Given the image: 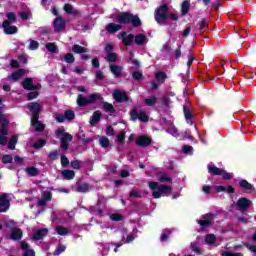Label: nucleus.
I'll use <instances>...</instances> for the list:
<instances>
[{
    "mask_svg": "<svg viewBox=\"0 0 256 256\" xmlns=\"http://www.w3.org/2000/svg\"><path fill=\"white\" fill-rule=\"evenodd\" d=\"M148 187L154 199H161L164 195H171L173 188L167 185H159L157 182H148Z\"/></svg>",
    "mask_w": 256,
    "mask_h": 256,
    "instance_id": "1",
    "label": "nucleus"
},
{
    "mask_svg": "<svg viewBox=\"0 0 256 256\" xmlns=\"http://www.w3.org/2000/svg\"><path fill=\"white\" fill-rule=\"evenodd\" d=\"M118 23L125 24V23H132L134 27H139L141 25V20L137 16H133L129 12H124L117 16Z\"/></svg>",
    "mask_w": 256,
    "mask_h": 256,
    "instance_id": "2",
    "label": "nucleus"
},
{
    "mask_svg": "<svg viewBox=\"0 0 256 256\" xmlns=\"http://www.w3.org/2000/svg\"><path fill=\"white\" fill-rule=\"evenodd\" d=\"M56 137L61 140V148L64 150L69 149V143L73 141V136L65 132V128L61 127L56 130Z\"/></svg>",
    "mask_w": 256,
    "mask_h": 256,
    "instance_id": "3",
    "label": "nucleus"
},
{
    "mask_svg": "<svg viewBox=\"0 0 256 256\" xmlns=\"http://www.w3.org/2000/svg\"><path fill=\"white\" fill-rule=\"evenodd\" d=\"M99 101H103V97L99 93H94L89 96V98L84 97L83 95H79L77 98V104L79 107H84L89 103H97Z\"/></svg>",
    "mask_w": 256,
    "mask_h": 256,
    "instance_id": "4",
    "label": "nucleus"
},
{
    "mask_svg": "<svg viewBox=\"0 0 256 256\" xmlns=\"http://www.w3.org/2000/svg\"><path fill=\"white\" fill-rule=\"evenodd\" d=\"M7 125H9V121H7V118L5 115L0 113V145H7Z\"/></svg>",
    "mask_w": 256,
    "mask_h": 256,
    "instance_id": "5",
    "label": "nucleus"
},
{
    "mask_svg": "<svg viewBox=\"0 0 256 256\" xmlns=\"http://www.w3.org/2000/svg\"><path fill=\"white\" fill-rule=\"evenodd\" d=\"M208 172L211 173V175H222L223 179H233V173H228L224 169L218 168L213 163L208 165Z\"/></svg>",
    "mask_w": 256,
    "mask_h": 256,
    "instance_id": "6",
    "label": "nucleus"
},
{
    "mask_svg": "<svg viewBox=\"0 0 256 256\" xmlns=\"http://www.w3.org/2000/svg\"><path fill=\"white\" fill-rule=\"evenodd\" d=\"M167 10V5H162L158 8L155 15L157 23H165V21H167Z\"/></svg>",
    "mask_w": 256,
    "mask_h": 256,
    "instance_id": "7",
    "label": "nucleus"
},
{
    "mask_svg": "<svg viewBox=\"0 0 256 256\" xmlns=\"http://www.w3.org/2000/svg\"><path fill=\"white\" fill-rule=\"evenodd\" d=\"M132 121H142L143 123H147L149 121V116L143 111H137V109H133L130 113Z\"/></svg>",
    "mask_w": 256,
    "mask_h": 256,
    "instance_id": "8",
    "label": "nucleus"
},
{
    "mask_svg": "<svg viewBox=\"0 0 256 256\" xmlns=\"http://www.w3.org/2000/svg\"><path fill=\"white\" fill-rule=\"evenodd\" d=\"M9 211V198L7 194L0 195V213H5Z\"/></svg>",
    "mask_w": 256,
    "mask_h": 256,
    "instance_id": "9",
    "label": "nucleus"
},
{
    "mask_svg": "<svg viewBox=\"0 0 256 256\" xmlns=\"http://www.w3.org/2000/svg\"><path fill=\"white\" fill-rule=\"evenodd\" d=\"M118 38L122 40V43L126 45V47H129L133 43V40L135 39V36L133 34H127V32H124L122 34L118 35Z\"/></svg>",
    "mask_w": 256,
    "mask_h": 256,
    "instance_id": "10",
    "label": "nucleus"
},
{
    "mask_svg": "<svg viewBox=\"0 0 256 256\" xmlns=\"http://www.w3.org/2000/svg\"><path fill=\"white\" fill-rule=\"evenodd\" d=\"M120 233H121L122 241L124 243H131V241L135 240V234L134 233L129 234V230H127V228H123Z\"/></svg>",
    "mask_w": 256,
    "mask_h": 256,
    "instance_id": "11",
    "label": "nucleus"
},
{
    "mask_svg": "<svg viewBox=\"0 0 256 256\" xmlns=\"http://www.w3.org/2000/svg\"><path fill=\"white\" fill-rule=\"evenodd\" d=\"M2 27L6 35H15L17 33V26L9 24V21H4Z\"/></svg>",
    "mask_w": 256,
    "mask_h": 256,
    "instance_id": "12",
    "label": "nucleus"
},
{
    "mask_svg": "<svg viewBox=\"0 0 256 256\" xmlns=\"http://www.w3.org/2000/svg\"><path fill=\"white\" fill-rule=\"evenodd\" d=\"M136 144L139 145V147H149V145H151V138L148 136H139L136 139Z\"/></svg>",
    "mask_w": 256,
    "mask_h": 256,
    "instance_id": "13",
    "label": "nucleus"
},
{
    "mask_svg": "<svg viewBox=\"0 0 256 256\" xmlns=\"http://www.w3.org/2000/svg\"><path fill=\"white\" fill-rule=\"evenodd\" d=\"M53 25L54 31H56V33H59V31H63V29H65V20H63V18L61 17H58L54 20Z\"/></svg>",
    "mask_w": 256,
    "mask_h": 256,
    "instance_id": "14",
    "label": "nucleus"
},
{
    "mask_svg": "<svg viewBox=\"0 0 256 256\" xmlns=\"http://www.w3.org/2000/svg\"><path fill=\"white\" fill-rule=\"evenodd\" d=\"M39 117L32 116L31 117V125L34 127L35 131H43L45 129V125L43 123L39 122Z\"/></svg>",
    "mask_w": 256,
    "mask_h": 256,
    "instance_id": "15",
    "label": "nucleus"
},
{
    "mask_svg": "<svg viewBox=\"0 0 256 256\" xmlns=\"http://www.w3.org/2000/svg\"><path fill=\"white\" fill-rule=\"evenodd\" d=\"M113 97L115 101L118 103H123V101H127V93L123 91L116 90L113 92Z\"/></svg>",
    "mask_w": 256,
    "mask_h": 256,
    "instance_id": "16",
    "label": "nucleus"
},
{
    "mask_svg": "<svg viewBox=\"0 0 256 256\" xmlns=\"http://www.w3.org/2000/svg\"><path fill=\"white\" fill-rule=\"evenodd\" d=\"M51 192H44L40 200H38L39 207H45L49 201H51Z\"/></svg>",
    "mask_w": 256,
    "mask_h": 256,
    "instance_id": "17",
    "label": "nucleus"
},
{
    "mask_svg": "<svg viewBox=\"0 0 256 256\" xmlns=\"http://www.w3.org/2000/svg\"><path fill=\"white\" fill-rule=\"evenodd\" d=\"M49 233V230L47 228L38 229L34 232L33 239L36 241H41L43 237H45Z\"/></svg>",
    "mask_w": 256,
    "mask_h": 256,
    "instance_id": "18",
    "label": "nucleus"
},
{
    "mask_svg": "<svg viewBox=\"0 0 256 256\" xmlns=\"http://www.w3.org/2000/svg\"><path fill=\"white\" fill-rule=\"evenodd\" d=\"M28 109L31 111L32 117H38L41 112V105H39V103H30Z\"/></svg>",
    "mask_w": 256,
    "mask_h": 256,
    "instance_id": "19",
    "label": "nucleus"
},
{
    "mask_svg": "<svg viewBox=\"0 0 256 256\" xmlns=\"http://www.w3.org/2000/svg\"><path fill=\"white\" fill-rule=\"evenodd\" d=\"M21 249L23 251V256H35V251L29 248V244L26 242H21Z\"/></svg>",
    "mask_w": 256,
    "mask_h": 256,
    "instance_id": "20",
    "label": "nucleus"
},
{
    "mask_svg": "<svg viewBox=\"0 0 256 256\" xmlns=\"http://www.w3.org/2000/svg\"><path fill=\"white\" fill-rule=\"evenodd\" d=\"M251 206V202L247 198H240L237 201V207H239L240 211H244V209H247Z\"/></svg>",
    "mask_w": 256,
    "mask_h": 256,
    "instance_id": "21",
    "label": "nucleus"
},
{
    "mask_svg": "<svg viewBox=\"0 0 256 256\" xmlns=\"http://www.w3.org/2000/svg\"><path fill=\"white\" fill-rule=\"evenodd\" d=\"M25 73H27V71H25L24 69H20L12 73L11 76L8 77V79H10V81H19V79H21V77H23Z\"/></svg>",
    "mask_w": 256,
    "mask_h": 256,
    "instance_id": "22",
    "label": "nucleus"
},
{
    "mask_svg": "<svg viewBox=\"0 0 256 256\" xmlns=\"http://www.w3.org/2000/svg\"><path fill=\"white\" fill-rule=\"evenodd\" d=\"M22 237H23V231H21V229L19 228L12 229V234L10 236V239H12L13 241H19V239H21Z\"/></svg>",
    "mask_w": 256,
    "mask_h": 256,
    "instance_id": "23",
    "label": "nucleus"
},
{
    "mask_svg": "<svg viewBox=\"0 0 256 256\" xmlns=\"http://www.w3.org/2000/svg\"><path fill=\"white\" fill-rule=\"evenodd\" d=\"M155 79L160 85H163V83H165V79H167V74L163 71H158L155 74Z\"/></svg>",
    "mask_w": 256,
    "mask_h": 256,
    "instance_id": "24",
    "label": "nucleus"
},
{
    "mask_svg": "<svg viewBox=\"0 0 256 256\" xmlns=\"http://www.w3.org/2000/svg\"><path fill=\"white\" fill-rule=\"evenodd\" d=\"M62 177H63V179H66L67 181H71L72 179H75V171L63 170Z\"/></svg>",
    "mask_w": 256,
    "mask_h": 256,
    "instance_id": "25",
    "label": "nucleus"
},
{
    "mask_svg": "<svg viewBox=\"0 0 256 256\" xmlns=\"http://www.w3.org/2000/svg\"><path fill=\"white\" fill-rule=\"evenodd\" d=\"M184 116L188 125H193V114H191V110L187 106H184Z\"/></svg>",
    "mask_w": 256,
    "mask_h": 256,
    "instance_id": "26",
    "label": "nucleus"
},
{
    "mask_svg": "<svg viewBox=\"0 0 256 256\" xmlns=\"http://www.w3.org/2000/svg\"><path fill=\"white\" fill-rule=\"evenodd\" d=\"M108 33H117V31H121V25L120 24H115V23H110L106 27Z\"/></svg>",
    "mask_w": 256,
    "mask_h": 256,
    "instance_id": "27",
    "label": "nucleus"
},
{
    "mask_svg": "<svg viewBox=\"0 0 256 256\" xmlns=\"http://www.w3.org/2000/svg\"><path fill=\"white\" fill-rule=\"evenodd\" d=\"M110 71L115 77H120L121 73H123V67L117 65H110Z\"/></svg>",
    "mask_w": 256,
    "mask_h": 256,
    "instance_id": "28",
    "label": "nucleus"
},
{
    "mask_svg": "<svg viewBox=\"0 0 256 256\" xmlns=\"http://www.w3.org/2000/svg\"><path fill=\"white\" fill-rule=\"evenodd\" d=\"M213 217V214H206L204 215V220H197V223H199V225H201L202 227L205 225H210V219H213Z\"/></svg>",
    "mask_w": 256,
    "mask_h": 256,
    "instance_id": "29",
    "label": "nucleus"
},
{
    "mask_svg": "<svg viewBox=\"0 0 256 256\" xmlns=\"http://www.w3.org/2000/svg\"><path fill=\"white\" fill-rule=\"evenodd\" d=\"M134 41L136 45H145V43H147V36L138 34L135 36Z\"/></svg>",
    "mask_w": 256,
    "mask_h": 256,
    "instance_id": "30",
    "label": "nucleus"
},
{
    "mask_svg": "<svg viewBox=\"0 0 256 256\" xmlns=\"http://www.w3.org/2000/svg\"><path fill=\"white\" fill-rule=\"evenodd\" d=\"M24 89H39L40 86H33V80L27 78L22 82Z\"/></svg>",
    "mask_w": 256,
    "mask_h": 256,
    "instance_id": "31",
    "label": "nucleus"
},
{
    "mask_svg": "<svg viewBox=\"0 0 256 256\" xmlns=\"http://www.w3.org/2000/svg\"><path fill=\"white\" fill-rule=\"evenodd\" d=\"M103 109L106 113H109V115H113V113H115V107H113V104L109 102L103 103Z\"/></svg>",
    "mask_w": 256,
    "mask_h": 256,
    "instance_id": "32",
    "label": "nucleus"
},
{
    "mask_svg": "<svg viewBox=\"0 0 256 256\" xmlns=\"http://www.w3.org/2000/svg\"><path fill=\"white\" fill-rule=\"evenodd\" d=\"M101 121V112L96 111L92 115V119L90 120L91 125H97V123Z\"/></svg>",
    "mask_w": 256,
    "mask_h": 256,
    "instance_id": "33",
    "label": "nucleus"
},
{
    "mask_svg": "<svg viewBox=\"0 0 256 256\" xmlns=\"http://www.w3.org/2000/svg\"><path fill=\"white\" fill-rule=\"evenodd\" d=\"M171 229H165L162 231L161 237H160V241L165 242V241H169V237H171Z\"/></svg>",
    "mask_w": 256,
    "mask_h": 256,
    "instance_id": "34",
    "label": "nucleus"
},
{
    "mask_svg": "<svg viewBox=\"0 0 256 256\" xmlns=\"http://www.w3.org/2000/svg\"><path fill=\"white\" fill-rule=\"evenodd\" d=\"M144 103L148 107H153L157 103V97L156 96H150V97L144 99Z\"/></svg>",
    "mask_w": 256,
    "mask_h": 256,
    "instance_id": "35",
    "label": "nucleus"
},
{
    "mask_svg": "<svg viewBox=\"0 0 256 256\" xmlns=\"http://www.w3.org/2000/svg\"><path fill=\"white\" fill-rule=\"evenodd\" d=\"M26 173L30 175V177H37V175H39V169L35 167H28L26 168Z\"/></svg>",
    "mask_w": 256,
    "mask_h": 256,
    "instance_id": "36",
    "label": "nucleus"
},
{
    "mask_svg": "<svg viewBox=\"0 0 256 256\" xmlns=\"http://www.w3.org/2000/svg\"><path fill=\"white\" fill-rule=\"evenodd\" d=\"M64 11H66V13H69L70 15H77V13H79L77 10L73 8L71 4H65Z\"/></svg>",
    "mask_w": 256,
    "mask_h": 256,
    "instance_id": "37",
    "label": "nucleus"
},
{
    "mask_svg": "<svg viewBox=\"0 0 256 256\" xmlns=\"http://www.w3.org/2000/svg\"><path fill=\"white\" fill-rule=\"evenodd\" d=\"M166 133H169V135H172V137H179V131L175 126H170L167 128Z\"/></svg>",
    "mask_w": 256,
    "mask_h": 256,
    "instance_id": "38",
    "label": "nucleus"
},
{
    "mask_svg": "<svg viewBox=\"0 0 256 256\" xmlns=\"http://www.w3.org/2000/svg\"><path fill=\"white\" fill-rule=\"evenodd\" d=\"M239 185L243 189H246V191H251L253 189V186L251 185V183L247 182V180H241L239 182Z\"/></svg>",
    "mask_w": 256,
    "mask_h": 256,
    "instance_id": "39",
    "label": "nucleus"
},
{
    "mask_svg": "<svg viewBox=\"0 0 256 256\" xmlns=\"http://www.w3.org/2000/svg\"><path fill=\"white\" fill-rule=\"evenodd\" d=\"M77 193H87L89 191V185L88 184H80L76 188Z\"/></svg>",
    "mask_w": 256,
    "mask_h": 256,
    "instance_id": "40",
    "label": "nucleus"
},
{
    "mask_svg": "<svg viewBox=\"0 0 256 256\" xmlns=\"http://www.w3.org/2000/svg\"><path fill=\"white\" fill-rule=\"evenodd\" d=\"M99 144L101 147H103L104 149H107V147H109L110 142H109V138L103 136L99 139Z\"/></svg>",
    "mask_w": 256,
    "mask_h": 256,
    "instance_id": "41",
    "label": "nucleus"
},
{
    "mask_svg": "<svg viewBox=\"0 0 256 256\" xmlns=\"http://www.w3.org/2000/svg\"><path fill=\"white\" fill-rule=\"evenodd\" d=\"M189 7H191V4L189 1H184L181 6L182 15H187L189 13Z\"/></svg>",
    "mask_w": 256,
    "mask_h": 256,
    "instance_id": "42",
    "label": "nucleus"
},
{
    "mask_svg": "<svg viewBox=\"0 0 256 256\" xmlns=\"http://www.w3.org/2000/svg\"><path fill=\"white\" fill-rule=\"evenodd\" d=\"M57 235H69V230L63 226H58L55 229Z\"/></svg>",
    "mask_w": 256,
    "mask_h": 256,
    "instance_id": "43",
    "label": "nucleus"
},
{
    "mask_svg": "<svg viewBox=\"0 0 256 256\" xmlns=\"http://www.w3.org/2000/svg\"><path fill=\"white\" fill-rule=\"evenodd\" d=\"M191 249L192 251H194V253H197L198 255H201V253H203L201 246H199V244H197L196 242L191 243Z\"/></svg>",
    "mask_w": 256,
    "mask_h": 256,
    "instance_id": "44",
    "label": "nucleus"
},
{
    "mask_svg": "<svg viewBox=\"0 0 256 256\" xmlns=\"http://www.w3.org/2000/svg\"><path fill=\"white\" fill-rule=\"evenodd\" d=\"M215 241H217V239L215 238V236L213 234H208L205 236V243L207 245H213V243H215Z\"/></svg>",
    "mask_w": 256,
    "mask_h": 256,
    "instance_id": "45",
    "label": "nucleus"
},
{
    "mask_svg": "<svg viewBox=\"0 0 256 256\" xmlns=\"http://www.w3.org/2000/svg\"><path fill=\"white\" fill-rule=\"evenodd\" d=\"M64 117L66 121H73V119H75V112L67 110L64 112Z\"/></svg>",
    "mask_w": 256,
    "mask_h": 256,
    "instance_id": "46",
    "label": "nucleus"
},
{
    "mask_svg": "<svg viewBox=\"0 0 256 256\" xmlns=\"http://www.w3.org/2000/svg\"><path fill=\"white\" fill-rule=\"evenodd\" d=\"M158 181H160V183H171V177H169V175L167 174H161L158 178Z\"/></svg>",
    "mask_w": 256,
    "mask_h": 256,
    "instance_id": "47",
    "label": "nucleus"
},
{
    "mask_svg": "<svg viewBox=\"0 0 256 256\" xmlns=\"http://www.w3.org/2000/svg\"><path fill=\"white\" fill-rule=\"evenodd\" d=\"M73 53H87V48H83L82 46L79 45H74L72 47Z\"/></svg>",
    "mask_w": 256,
    "mask_h": 256,
    "instance_id": "48",
    "label": "nucleus"
},
{
    "mask_svg": "<svg viewBox=\"0 0 256 256\" xmlns=\"http://www.w3.org/2000/svg\"><path fill=\"white\" fill-rule=\"evenodd\" d=\"M66 249L67 247H65V245H58L56 250L54 251V256H60L61 253L65 252Z\"/></svg>",
    "mask_w": 256,
    "mask_h": 256,
    "instance_id": "49",
    "label": "nucleus"
},
{
    "mask_svg": "<svg viewBox=\"0 0 256 256\" xmlns=\"http://www.w3.org/2000/svg\"><path fill=\"white\" fill-rule=\"evenodd\" d=\"M6 17H7V20H5V21H8L9 24L15 23V21H17V18H16V16H15V13H13V12L7 13V14H6Z\"/></svg>",
    "mask_w": 256,
    "mask_h": 256,
    "instance_id": "50",
    "label": "nucleus"
},
{
    "mask_svg": "<svg viewBox=\"0 0 256 256\" xmlns=\"http://www.w3.org/2000/svg\"><path fill=\"white\" fill-rule=\"evenodd\" d=\"M111 221H123V215L119 213H111L110 214Z\"/></svg>",
    "mask_w": 256,
    "mask_h": 256,
    "instance_id": "51",
    "label": "nucleus"
},
{
    "mask_svg": "<svg viewBox=\"0 0 256 256\" xmlns=\"http://www.w3.org/2000/svg\"><path fill=\"white\" fill-rule=\"evenodd\" d=\"M28 49H30V51H35V50L39 49V42H37L35 40H30Z\"/></svg>",
    "mask_w": 256,
    "mask_h": 256,
    "instance_id": "52",
    "label": "nucleus"
},
{
    "mask_svg": "<svg viewBox=\"0 0 256 256\" xmlns=\"http://www.w3.org/2000/svg\"><path fill=\"white\" fill-rule=\"evenodd\" d=\"M15 145H17V136H13L8 142V149H15Z\"/></svg>",
    "mask_w": 256,
    "mask_h": 256,
    "instance_id": "53",
    "label": "nucleus"
},
{
    "mask_svg": "<svg viewBox=\"0 0 256 256\" xmlns=\"http://www.w3.org/2000/svg\"><path fill=\"white\" fill-rule=\"evenodd\" d=\"M64 61H66V63H75V57H73V54L68 53L64 56Z\"/></svg>",
    "mask_w": 256,
    "mask_h": 256,
    "instance_id": "54",
    "label": "nucleus"
},
{
    "mask_svg": "<svg viewBox=\"0 0 256 256\" xmlns=\"http://www.w3.org/2000/svg\"><path fill=\"white\" fill-rule=\"evenodd\" d=\"M107 61H109L110 63L117 61V54H115L113 52L108 53Z\"/></svg>",
    "mask_w": 256,
    "mask_h": 256,
    "instance_id": "55",
    "label": "nucleus"
},
{
    "mask_svg": "<svg viewBox=\"0 0 256 256\" xmlns=\"http://www.w3.org/2000/svg\"><path fill=\"white\" fill-rule=\"evenodd\" d=\"M46 49L50 51V53H55L57 51V46L54 43L46 44Z\"/></svg>",
    "mask_w": 256,
    "mask_h": 256,
    "instance_id": "56",
    "label": "nucleus"
},
{
    "mask_svg": "<svg viewBox=\"0 0 256 256\" xmlns=\"http://www.w3.org/2000/svg\"><path fill=\"white\" fill-rule=\"evenodd\" d=\"M132 77L133 79H135L136 81H139L141 79H143V73L136 71L132 73Z\"/></svg>",
    "mask_w": 256,
    "mask_h": 256,
    "instance_id": "57",
    "label": "nucleus"
},
{
    "mask_svg": "<svg viewBox=\"0 0 256 256\" xmlns=\"http://www.w3.org/2000/svg\"><path fill=\"white\" fill-rule=\"evenodd\" d=\"M13 161V157L11 155H4L2 157V163L7 164Z\"/></svg>",
    "mask_w": 256,
    "mask_h": 256,
    "instance_id": "58",
    "label": "nucleus"
},
{
    "mask_svg": "<svg viewBox=\"0 0 256 256\" xmlns=\"http://www.w3.org/2000/svg\"><path fill=\"white\" fill-rule=\"evenodd\" d=\"M38 96H39V93L37 91H32L28 94V101L37 99Z\"/></svg>",
    "mask_w": 256,
    "mask_h": 256,
    "instance_id": "59",
    "label": "nucleus"
},
{
    "mask_svg": "<svg viewBox=\"0 0 256 256\" xmlns=\"http://www.w3.org/2000/svg\"><path fill=\"white\" fill-rule=\"evenodd\" d=\"M45 145V140L40 139L34 144L35 149H41Z\"/></svg>",
    "mask_w": 256,
    "mask_h": 256,
    "instance_id": "60",
    "label": "nucleus"
},
{
    "mask_svg": "<svg viewBox=\"0 0 256 256\" xmlns=\"http://www.w3.org/2000/svg\"><path fill=\"white\" fill-rule=\"evenodd\" d=\"M116 141L123 143V141H125V132H120L116 137Z\"/></svg>",
    "mask_w": 256,
    "mask_h": 256,
    "instance_id": "61",
    "label": "nucleus"
},
{
    "mask_svg": "<svg viewBox=\"0 0 256 256\" xmlns=\"http://www.w3.org/2000/svg\"><path fill=\"white\" fill-rule=\"evenodd\" d=\"M61 165L67 167L69 165V159L65 155H61Z\"/></svg>",
    "mask_w": 256,
    "mask_h": 256,
    "instance_id": "62",
    "label": "nucleus"
},
{
    "mask_svg": "<svg viewBox=\"0 0 256 256\" xmlns=\"http://www.w3.org/2000/svg\"><path fill=\"white\" fill-rule=\"evenodd\" d=\"M159 85H161V84H159L158 82L152 81V82H150V89L152 91H155L156 89H159Z\"/></svg>",
    "mask_w": 256,
    "mask_h": 256,
    "instance_id": "63",
    "label": "nucleus"
},
{
    "mask_svg": "<svg viewBox=\"0 0 256 256\" xmlns=\"http://www.w3.org/2000/svg\"><path fill=\"white\" fill-rule=\"evenodd\" d=\"M222 256H243L241 253L223 252Z\"/></svg>",
    "mask_w": 256,
    "mask_h": 256,
    "instance_id": "64",
    "label": "nucleus"
}]
</instances>
